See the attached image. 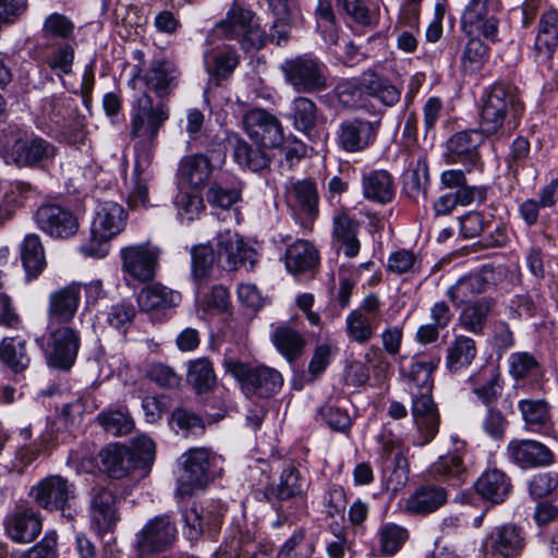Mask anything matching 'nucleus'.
I'll return each instance as SVG.
<instances>
[{"mask_svg":"<svg viewBox=\"0 0 558 558\" xmlns=\"http://www.w3.org/2000/svg\"><path fill=\"white\" fill-rule=\"evenodd\" d=\"M286 268L293 275L312 270L318 263V252L314 245L304 240H298L286 251Z\"/></svg>","mask_w":558,"mask_h":558,"instance_id":"37998d69","label":"nucleus"},{"mask_svg":"<svg viewBox=\"0 0 558 558\" xmlns=\"http://www.w3.org/2000/svg\"><path fill=\"white\" fill-rule=\"evenodd\" d=\"M500 0H469L464 5L460 25L468 36H482L495 41L498 36Z\"/></svg>","mask_w":558,"mask_h":558,"instance_id":"0eeeda50","label":"nucleus"},{"mask_svg":"<svg viewBox=\"0 0 558 558\" xmlns=\"http://www.w3.org/2000/svg\"><path fill=\"white\" fill-rule=\"evenodd\" d=\"M161 253V248L151 242L122 247L120 257L124 278L141 283L151 281L156 277Z\"/></svg>","mask_w":558,"mask_h":558,"instance_id":"6e6552de","label":"nucleus"},{"mask_svg":"<svg viewBox=\"0 0 558 558\" xmlns=\"http://www.w3.org/2000/svg\"><path fill=\"white\" fill-rule=\"evenodd\" d=\"M484 293L482 281L476 274L459 278L454 284L448 288L446 295L456 306L469 304L478 294Z\"/></svg>","mask_w":558,"mask_h":558,"instance_id":"13d9d810","label":"nucleus"},{"mask_svg":"<svg viewBox=\"0 0 558 558\" xmlns=\"http://www.w3.org/2000/svg\"><path fill=\"white\" fill-rule=\"evenodd\" d=\"M0 361L19 373L24 371L31 362L26 350V341L21 337H8L0 342Z\"/></svg>","mask_w":558,"mask_h":558,"instance_id":"3c124183","label":"nucleus"},{"mask_svg":"<svg viewBox=\"0 0 558 558\" xmlns=\"http://www.w3.org/2000/svg\"><path fill=\"white\" fill-rule=\"evenodd\" d=\"M177 529L166 515L148 521L137 534V548L142 556L167 549L174 541Z\"/></svg>","mask_w":558,"mask_h":558,"instance_id":"412c9836","label":"nucleus"},{"mask_svg":"<svg viewBox=\"0 0 558 558\" xmlns=\"http://www.w3.org/2000/svg\"><path fill=\"white\" fill-rule=\"evenodd\" d=\"M184 534L191 541L198 539L203 533L216 531L220 526V515L216 512L204 510L203 507L193 505L184 514Z\"/></svg>","mask_w":558,"mask_h":558,"instance_id":"a18cd8bd","label":"nucleus"},{"mask_svg":"<svg viewBox=\"0 0 558 558\" xmlns=\"http://www.w3.org/2000/svg\"><path fill=\"white\" fill-rule=\"evenodd\" d=\"M476 493L486 501L498 505L509 496L512 484L510 477L499 469H488L475 482Z\"/></svg>","mask_w":558,"mask_h":558,"instance_id":"c756f323","label":"nucleus"},{"mask_svg":"<svg viewBox=\"0 0 558 558\" xmlns=\"http://www.w3.org/2000/svg\"><path fill=\"white\" fill-rule=\"evenodd\" d=\"M10 154L19 167L48 169L54 161L58 148L49 141L36 136L14 140Z\"/></svg>","mask_w":558,"mask_h":558,"instance_id":"f3484780","label":"nucleus"},{"mask_svg":"<svg viewBox=\"0 0 558 558\" xmlns=\"http://www.w3.org/2000/svg\"><path fill=\"white\" fill-rule=\"evenodd\" d=\"M411 413L416 427L415 446L429 444L439 429L440 416L432 391H414L412 389Z\"/></svg>","mask_w":558,"mask_h":558,"instance_id":"4468645a","label":"nucleus"},{"mask_svg":"<svg viewBox=\"0 0 558 558\" xmlns=\"http://www.w3.org/2000/svg\"><path fill=\"white\" fill-rule=\"evenodd\" d=\"M270 339L278 352L290 363L301 356L306 344L305 338L287 324L276 326Z\"/></svg>","mask_w":558,"mask_h":558,"instance_id":"79ce46f5","label":"nucleus"},{"mask_svg":"<svg viewBox=\"0 0 558 558\" xmlns=\"http://www.w3.org/2000/svg\"><path fill=\"white\" fill-rule=\"evenodd\" d=\"M114 504L116 497L107 488L96 487L93 489L90 517L99 532H107L117 524L119 518Z\"/></svg>","mask_w":558,"mask_h":558,"instance_id":"72a5a7b5","label":"nucleus"},{"mask_svg":"<svg viewBox=\"0 0 558 558\" xmlns=\"http://www.w3.org/2000/svg\"><path fill=\"white\" fill-rule=\"evenodd\" d=\"M99 425L112 436H124L132 432L134 422L125 409H109L97 415Z\"/></svg>","mask_w":558,"mask_h":558,"instance_id":"052dcab7","label":"nucleus"},{"mask_svg":"<svg viewBox=\"0 0 558 558\" xmlns=\"http://www.w3.org/2000/svg\"><path fill=\"white\" fill-rule=\"evenodd\" d=\"M153 158H147L144 163V157H135V165L129 180L128 202L132 208H146L148 206L147 183L151 179L149 170Z\"/></svg>","mask_w":558,"mask_h":558,"instance_id":"e433bc0d","label":"nucleus"},{"mask_svg":"<svg viewBox=\"0 0 558 558\" xmlns=\"http://www.w3.org/2000/svg\"><path fill=\"white\" fill-rule=\"evenodd\" d=\"M307 482L302 478L300 472L294 466L286 468L277 485L276 495L284 500L295 496H301L306 492Z\"/></svg>","mask_w":558,"mask_h":558,"instance_id":"e2e57ef3","label":"nucleus"},{"mask_svg":"<svg viewBox=\"0 0 558 558\" xmlns=\"http://www.w3.org/2000/svg\"><path fill=\"white\" fill-rule=\"evenodd\" d=\"M74 33V23L65 15L51 13L43 23L41 41L38 44L69 41Z\"/></svg>","mask_w":558,"mask_h":558,"instance_id":"864d4df0","label":"nucleus"},{"mask_svg":"<svg viewBox=\"0 0 558 558\" xmlns=\"http://www.w3.org/2000/svg\"><path fill=\"white\" fill-rule=\"evenodd\" d=\"M191 276L197 292L205 286L210 277L214 264L217 262V254L209 244L193 245L190 250Z\"/></svg>","mask_w":558,"mask_h":558,"instance_id":"49530a36","label":"nucleus"},{"mask_svg":"<svg viewBox=\"0 0 558 558\" xmlns=\"http://www.w3.org/2000/svg\"><path fill=\"white\" fill-rule=\"evenodd\" d=\"M217 264L227 271H233L240 267L253 270L257 262V253L247 246L240 235L230 230H220L216 235Z\"/></svg>","mask_w":558,"mask_h":558,"instance_id":"9b49d317","label":"nucleus"},{"mask_svg":"<svg viewBox=\"0 0 558 558\" xmlns=\"http://www.w3.org/2000/svg\"><path fill=\"white\" fill-rule=\"evenodd\" d=\"M408 539L409 531L393 522L381 523L375 536L379 556L384 557L396 555Z\"/></svg>","mask_w":558,"mask_h":558,"instance_id":"8fccbe9b","label":"nucleus"},{"mask_svg":"<svg viewBox=\"0 0 558 558\" xmlns=\"http://www.w3.org/2000/svg\"><path fill=\"white\" fill-rule=\"evenodd\" d=\"M462 56V65L471 73L481 70L487 58V48L480 36H470Z\"/></svg>","mask_w":558,"mask_h":558,"instance_id":"774afa93","label":"nucleus"},{"mask_svg":"<svg viewBox=\"0 0 558 558\" xmlns=\"http://www.w3.org/2000/svg\"><path fill=\"white\" fill-rule=\"evenodd\" d=\"M314 14L317 28L322 32L324 40L328 44L336 45L338 43V32L331 1L317 0Z\"/></svg>","mask_w":558,"mask_h":558,"instance_id":"680f3d73","label":"nucleus"},{"mask_svg":"<svg viewBox=\"0 0 558 558\" xmlns=\"http://www.w3.org/2000/svg\"><path fill=\"white\" fill-rule=\"evenodd\" d=\"M226 372L241 383L247 396L269 398L277 393L283 384V377L275 368L268 366H250L240 361L228 359L223 362Z\"/></svg>","mask_w":558,"mask_h":558,"instance_id":"20e7f679","label":"nucleus"},{"mask_svg":"<svg viewBox=\"0 0 558 558\" xmlns=\"http://www.w3.org/2000/svg\"><path fill=\"white\" fill-rule=\"evenodd\" d=\"M81 290V284L71 283L50 293L47 310L50 325L66 324L73 319L80 305Z\"/></svg>","mask_w":558,"mask_h":558,"instance_id":"b1692460","label":"nucleus"},{"mask_svg":"<svg viewBox=\"0 0 558 558\" xmlns=\"http://www.w3.org/2000/svg\"><path fill=\"white\" fill-rule=\"evenodd\" d=\"M314 551V543L305 538L303 529H299L282 545L277 558H310Z\"/></svg>","mask_w":558,"mask_h":558,"instance_id":"0e129e2a","label":"nucleus"},{"mask_svg":"<svg viewBox=\"0 0 558 558\" xmlns=\"http://www.w3.org/2000/svg\"><path fill=\"white\" fill-rule=\"evenodd\" d=\"M34 502L47 511H61L63 517L73 518L72 502L76 497V487L66 477L49 475L34 485L29 493Z\"/></svg>","mask_w":558,"mask_h":558,"instance_id":"423d86ee","label":"nucleus"},{"mask_svg":"<svg viewBox=\"0 0 558 558\" xmlns=\"http://www.w3.org/2000/svg\"><path fill=\"white\" fill-rule=\"evenodd\" d=\"M125 223L126 213L120 204L112 201L98 203L92 221V241L82 246V252L90 257H105L108 248L102 243L118 235Z\"/></svg>","mask_w":558,"mask_h":558,"instance_id":"7ed1b4c3","label":"nucleus"},{"mask_svg":"<svg viewBox=\"0 0 558 558\" xmlns=\"http://www.w3.org/2000/svg\"><path fill=\"white\" fill-rule=\"evenodd\" d=\"M180 73L175 65L166 60H154L148 68L135 65L133 69V81L141 82L147 90L154 93L158 101H165L179 83Z\"/></svg>","mask_w":558,"mask_h":558,"instance_id":"ddd939ff","label":"nucleus"},{"mask_svg":"<svg viewBox=\"0 0 558 558\" xmlns=\"http://www.w3.org/2000/svg\"><path fill=\"white\" fill-rule=\"evenodd\" d=\"M214 36L235 39L246 51L258 50L266 43V34L255 21V14L242 8L230 10L226 20L216 25Z\"/></svg>","mask_w":558,"mask_h":558,"instance_id":"39448f33","label":"nucleus"},{"mask_svg":"<svg viewBox=\"0 0 558 558\" xmlns=\"http://www.w3.org/2000/svg\"><path fill=\"white\" fill-rule=\"evenodd\" d=\"M485 133L478 130H468L453 134L447 142V162L461 163L466 172L482 169L483 163L478 153L484 143Z\"/></svg>","mask_w":558,"mask_h":558,"instance_id":"2eb2a0df","label":"nucleus"},{"mask_svg":"<svg viewBox=\"0 0 558 558\" xmlns=\"http://www.w3.org/2000/svg\"><path fill=\"white\" fill-rule=\"evenodd\" d=\"M242 124L248 137L263 147L276 148L283 142L280 121L264 109H252L245 112Z\"/></svg>","mask_w":558,"mask_h":558,"instance_id":"dca6fc26","label":"nucleus"},{"mask_svg":"<svg viewBox=\"0 0 558 558\" xmlns=\"http://www.w3.org/2000/svg\"><path fill=\"white\" fill-rule=\"evenodd\" d=\"M288 205L301 215L314 217L318 213V195L314 183L298 181L287 189Z\"/></svg>","mask_w":558,"mask_h":558,"instance_id":"a19ab883","label":"nucleus"},{"mask_svg":"<svg viewBox=\"0 0 558 558\" xmlns=\"http://www.w3.org/2000/svg\"><path fill=\"white\" fill-rule=\"evenodd\" d=\"M361 86L368 96L378 99L387 107L395 106L400 100L401 92L390 80L373 71H367L363 74Z\"/></svg>","mask_w":558,"mask_h":558,"instance_id":"09e8293b","label":"nucleus"},{"mask_svg":"<svg viewBox=\"0 0 558 558\" xmlns=\"http://www.w3.org/2000/svg\"><path fill=\"white\" fill-rule=\"evenodd\" d=\"M430 475L436 481L446 482L452 486L461 485L466 480L468 470L462 457L458 453L441 456L429 469Z\"/></svg>","mask_w":558,"mask_h":558,"instance_id":"c03bdc74","label":"nucleus"},{"mask_svg":"<svg viewBox=\"0 0 558 558\" xmlns=\"http://www.w3.org/2000/svg\"><path fill=\"white\" fill-rule=\"evenodd\" d=\"M438 361L425 354H416L412 357L408 372V385L410 392L433 391V373L437 368Z\"/></svg>","mask_w":558,"mask_h":558,"instance_id":"de8ad7c7","label":"nucleus"},{"mask_svg":"<svg viewBox=\"0 0 558 558\" xmlns=\"http://www.w3.org/2000/svg\"><path fill=\"white\" fill-rule=\"evenodd\" d=\"M523 547L524 537L520 529L504 524L486 534L481 544V553L483 558H515Z\"/></svg>","mask_w":558,"mask_h":558,"instance_id":"a211bd4d","label":"nucleus"},{"mask_svg":"<svg viewBox=\"0 0 558 558\" xmlns=\"http://www.w3.org/2000/svg\"><path fill=\"white\" fill-rule=\"evenodd\" d=\"M174 206L179 219L186 223L197 219L205 208L202 196L186 192L178 193Z\"/></svg>","mask_w":558,"mask_h":558,"instance_id":"69168bd1","label":"nucleus"},{"mask_svg":"<svg viewBox=\"0 0 558 558\" xmlns=\"http://www.w3.org/2000/svg\"><path fill=\"white\" fill-rule=\"evenodd\" d=\"M99 469L113 478L128 476L136 469L137 458L128 447L118 442L110 444L98 453Z\"/></svg>","mask_w":558,"mask_h":558,"instance_id":"a878e982","label":"nucleus"},{"mask_svg":"<svg viewBox=\"0 0 558 558\" xmlns=\"http://www.w3.org/2000/svg\"><path fill=\"white\" fill-rule=\"evenodd\" d=\"M362 192L369 202L386 205L395 197V180L387 170H371L362 177Z\"/></svg>","mask_w":558,"mask_h":558,"instance_id":"2f4dec72","label":"nucleus"},{"mask_svg":"<svg viewBox=\"0 0 558 558\" xmlns=\"http://www.w3.org/2000/svg\"><path fill=\"white\" fill-rule=\"evenodd\" d=\"M213 170L211 160L206 155L194 154L181 159L177 175L180 184L202 190L208 184Z\"/></svg>","mask_w":558,"mask_h":558,"instance_id":"cd10ccee","label":"nucleus"},{"mask_svg":"<svg viewBox=\"0 0 558 558\" xmlns=\"http://www.w3.org/2000/svg\"><path fill=\"white\" fill-rule=\"evenodd\" d=\"M507 456L521 469L547 466L554 462L553 451L532 439H511L507 445Z\"/></svg>","mask_w":558,"mask_h":558,"instance_id":"4be33fe9","label":"nucleus"},{"mask_svg":"<svg viewBox=\"0 0 558 558\" xmlns=\"http://www.w3.org/2000/svg\"><path fill=\"white\" fill-rule=\"evenodd\" d=\"M380 444L381 454L389 457L396 449L398 451L395 454V468L390 476L388 477V488L393 492H398L405 486L409 480V462L400 449V440L390 432H381L378 436Z\"/></svg>","mask_w":558,"mask_h":558,"instance_id":"7c9ffc66","label":"nucleus"},{"mask_svg":"<svg viewBox=\"0 0 558 558\" xmlns=\"http://www.w3.org/2000/svg\"><path fill=\"white\" fill-rule=\"evenodd\" d=\"M186 380L197 393L208 392L215 387L217 381L213 363L207 357L190 361Z\"/></svg>","mask_w":558,"mask_h":558,"instance_id":"603ef678","label":"nucleus"},{"mask_svg":"<svg viewBox=\"0 0 558 558\" xmlns=\"http://www.w3.org/2000/svg\"><path fill=\"white\" fill-rule=\"evenodd\" d=\"M75 50L70 41L37 44L33 58L47 65L58 76L72 72Z\"/></svg>","mask_w":558,"mask_h":558,"instance_id":"393cba45","label":"nucleus"},{"mask_svg":"<svg viewBox=\"0 0 558 558\" xmlns=\"http://www.w3.org/2000/svg\"><path fill=\"white\" fill-rule=\"evenodd\" d=\"M360 223L347 214H339L333 218V238L345 257L353 258L359 255L361 242L357 239Z\"/></svg>","mask_w":558,"mask_h":558,"instance_id":"c9c22d12","label":"nucleus"},{"mask_svg":"<svg viewBox=\"0 0 558 558\" xmlns=\"http://www.w3.org/2000/svg\"><path fill=\"white\" fill-rule=\"evenodd\" d=\"M519 410L530 430L537 432L550 422L549 408L544 400H521L519 402Z\"/></svg>","mask_w":558,"mask_h":558,"instance_id":"bf43d9fd","label":"nucleus"},{"mask_svg":"<svg viewBox=\"0 0 558 558\" xmlns=\"http://www.w3.org/2000/svg\"><path fill=\"white\" fill-rule=\"evenodd\" d=\"M234 161L242 168L258 171L267 167L268 157L259 147H252L239 134L232 133L227 138Z\"/></svg>","mask_w":558,"mask_h":558,"instance_id":"4c0bfd02","label":"nucleus"},{"mask_svg":"<svg viewBox=\"0 0 558 558\" xmlns=\"http://www.w3.org/2000/svg\"><path fill=\"white\" fill-rule=\"evenodd\" d=\"M383 302L375 293L367 294L357 308L345 318V332L352 342L365 344L372 340L379 326Z\"/></svg>","mask_w":558,"mask_h":558,"instance_id":"9d476101","label":"nucleus"},{"mask_svg":"<svg viewBox=\"0 0 558 558\" xmlns=\"http://www.w3.org/2000/svg\"><path fill=\"white\" fill-rule=\"evenodd\" d=\"M325 64L317 58L304 54L286 60L281 65L286 81L298 93H312L326 87Z\"/></svg>","mask_w":558,"mask_h":558,"instance_id":"1a4fd4ad","label":"nucleus"},{"mask_svg":"<svg viewBox=\"0 0 558 558\" xmlns=\"http://www.w3.org/2000/svg\"><path fill=\"white\" fill-rule=\"evenodd\" d=\"M289 119L295 130L310 133L316 125L317 107L313 100L306 97L295 98L290 106Z\"/></svg>","mask_w":558,"mask_h":558,"instance_id":"4d7b16f0","label":"nucleus"},{"mask_svg":"<svg viewBox=\"0 0 558 558\" xmlns=\"http://www.w3.org/2000/svg\"><path fill=\"white\" fill-rule=\"evenodd\" d=\"M215 457L204 448L191 449L184 454L183 469L178 477L177 495L191 496L195 490L204 488L209 482L210 466Z\"/></svg>","mask_w":558,"mask_h":558,"instance_id":"f8f14e48","label":"nucleus"},{"mask_svg":"<svg viewBox=\"0 0 558 558\" xmlns=\"http://www.w3.org/2000/svg\"><path fill=\"white\" fill-rule=\"evenodd\" d=\"M484 228L485 230H483L480 240V244L483 247H502L508 243L509 236L501 219L490 214Z\"/></svg>","mask_w":558,"mask_h":558,"instance_id":"338daca9","label":"nucleus"},{"mask_svg":"<svg viewBox=\"0 0 558 558\" xmlns=\"http://www.w3.org/2000/svg\"><path fill=\"white\" fill-rule=\"evenodd\" d=\"M447 490L438 485L427 484L417 488L405 501L408 512L432 513L446 504Z\"/></svg>","mask_w":558,"mask_h":558,"instance_id":"f704fd0d","label":"nucleus"},{"mask_svg":"<svg viewBox=\"0 0 558 558\" xmlns=\"http://www.w3.org/2000/svg\"><path fill=\"white\" fill-rule=\"evenodd\" d=\"M239 63L238 53L230 47L214 50L205 60L208 73L218 80L227 78L231 75Z\"/></svg>","mask_w":558,"mask_h":558,"instance_id":"5fc2aeb1","label":"nucleus"},{"mask_svg":"<svg viewBox=\"0 0 558 558\" xmlns=\"http://www.w3.org/2000/svg\"><path fill=\"white\" fill-rule=\"evenodd\" d=\"M477 355L475 341L464 335H458L446 351V368L450 373H461L466 369Z\"/></svg>","mask_w":558,"mask_h":558,"instance_id":"58836bf2","label":"nucleus"},{"mask_svg":"<svg viewBox=\"0 0 558 558\" xmlns=\"http://www.w3.org/2000/svg\"><path fill=\"white\" fill-rule=\"evenodd\" d=\"M4 527L7 534L13 541L31 543L40 534V515L33 509L16 511L5 518Z\"/></svg>","mask_w":558,"mask_h":558,"instance_id":"c85d7f7f","label":"nucleus"},{"mask_svg":"<svg viewBox=\"0 0 558 558\" xmlns=\"http://www.w3.org/2000/svg\"><path fill=\"white\" fill-rule=\"evenodd\" d=\"M558 47V11L548 10L542 14L534 44V59L547 63Z\"/></svg>","mask_w":558,"mask_h":558,"instance_id":"bb28decb","label":"nucleus"},{"mask_svg":"<svg viewBox=\"0 0 558 558\" xmlns=\"http://www.w3.org/2000/svg\"><path fill=\"white\" fill-rule=\"evenodd\" d=\"M38 228L51 238L66 239L74 235L78 229L76 216L69 209L56 205H41L35 214Z\"/></svg>","mask_w":558,"mask_h":558,"instance_id":"6ab92c4d","label":"nucleus"},{"mask_svg":"<svg viewBox=\"0 0 558 558\" xmlns=\"http://www.w3.org/2000/svg\"><path fill=\"white\" fill-rule=\"evenodd\" d=\"M524 106L514 87L507 84H494L482 97L480 129L486 136H507L520 123Z\"/></svg>","mask_w":558,"mask_h":558,"instance_id":"f03ea898","label":"nucleus"},{"mask_svg":"<svg viewBox=\"0 0 558 558\" xmlns=\"http://www.w3.org/2000/svg\"><path fill=\"white\" fill-rule=\"evenodd\" d=\"M379 125V121L361 118L347 119L339 125L338 144L348 153L362 151L375 142Z\"/></svg>","mask_w":558,"mask_h":558,"instance_id":"aec40b11","label":"nucleus"},{"mask_svg":"<svg viewBox=\"0 0 558 558\" xmlns=\"http://www.w3.org/2000/svg\"><path fill=\"white\" fill-rule=\"evenodd\" d=\"M51 349L47 352L48 365L58 369H69L77 355L78 333L70 327H61L51 333Z\"/></svg>","mask_w":558,"mask_h":558,"instance_id":"5701e85b","label":"nucleus"},{"mask_svg":"<svg viewBox=\"0 0 558 558\" xmlns=\"http://www.w3.org/2000/svg\"><path fill=\"white\" fill-rule=\"evenodd\" d=\"M181 293L161 283H154L143 288L137 295V303L142 311L166 310L179 305Z\"/></svg>","mask_w":558,"mask_h":558,"instance_id":"ea45409f","label":"nucleus"},{"mask_svg":"<svg viewBox=\"0 0 558 558\" xmlns=\"http://www.w3.org/2000/svg\"><path fill=\"white\" fill-rule=\"evenodd\" d=\"M23 266L29 276L37 277L46 265L44 247L40 238L31 233L24 238L21 245Z\"/></svg>","mask_w":558,"mask_h":558,"instance_id":"6e6d98bb","label":"nucleus"},{"mask_svg":"<svg viewBox=\"0 0 558 558\" xmlns=\"http://www.w3.org/2000/svg\"><path fill=\"white\" fill-rule=\"evenodd\" d=\"M170 118L167 101L154 102L151 96L144 92L136 96L130 109V138L133 142L135 157H154L158 135Z\"/></svg>","mask_w":558,"mask_h":558,"instance_id":"f257e3e1","label":"nucleus"},{"mask_svg":"<svg viewBox=\"0 0 558 558\" xmlns=\"http://www.w3.org/2000/svg\"><path fill=\"white\" fill-rule=\"evenodd\" d=\"M495 307V300L481 298L465 305L458 317V326L475 336H481L488 323V317Z\"/></svg>","mask_w":558,"mask_h":558,"instance_id":"473e14b6","label":"nucleus"}]
</instances>
